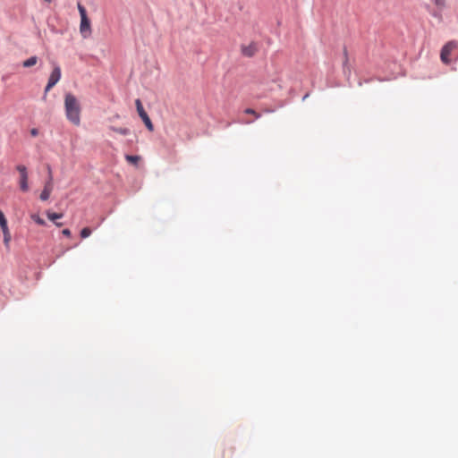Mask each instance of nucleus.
<instances>
[{
  "mask_svg": "<svg viewBox=\"0 0 458 458\" xmlns=\"http://www.w3.org/2000/svg\"><path fill=\"white\" fill-rule=\"evenodd\" d=\"M64 109L67 120L73 125L79 126L81 124V106L79 100L73 94H65Z\"/></svg>",
  "mask_w": 458,
  "mask_h": 458,
  "instance_id": "nucleus-1",
  "label": "nucleus"
},
{
  "mask_svg": "<svg viewBox=\"0 0 458 458\" xmlns=\"http://www.w3.org/2000/svg\"><path fill=\"white\" fill-rule=\"evenodd\" d=\"M77 7L81 15L80 32L83 38H88L92 32L90 21L87 16L85 7L81 3H78Z\"/></svg>",
  "mask_w": 458,
  "mask_h": 458,
  "instance_id": "nucleus-2",
  "label": "nucleus"
},
{
  "mask_svg": "<svg viewBox=\"0 0 458 458\" xmlns=\"http://www.w3.org/2000/svg\"><path fill=\"white\" fill-rule=\"evenodd\" d=\"M135 105H136L137 112H138L140 117L142 119L143 123H145L146 127L148 128V131H153V130H154L153 123H152L149 116L144 110L141 101L140 99H136Z\"/></svg>",
  "mask_w": 458,
  "mask_h": 458,
  "instance_id": "nucleus-3",
  "label": "nucleus"
},
{
  "mask_svg": "<svg viewBox=\"0 0 458 458\" xmlns=\"http://www.w3.org/2000/svg\"><path fill=\"white\" fill-rule=\"evenodd\" d=\"M456 46H457L456 42L450 41L443 47L441 53H440V58L444 64H450L449 55H451L452 51L456 47Z\"/></svg>",
  "mask_w": 458,
  "mask_h": 458,
  "instance_id": "nucleus-4",
  "label": "nucleus"
},
{
  "mask_svg": "<svg viewBox=\"0 0 458 458\" xmlns=\"http://www.w3.org/2000/svg\"><path fill=\"white\" fill-rule=\"evenodd\" d=\"M61 79V69L59 66H55L48 79V82L45 89V93L48 92Z\"/></svg>",
  "mask_w": 458,
  "mask_h": 458,
  "instance_id": "nucleus-5",
  "label": "nucleus"
},
{
  "mask_svg": "<svg viewBox=\"0 0 458 458\" xmlns=\"http://www.w3.org/2000/svg\"><path fill=\"white\" fill-rule=\"evenodd\" d=\"M53 176H52V171L51 168L48 167V180L45 184L44 190L42 191L40 194V199L43 201H46L49 199L50 194L53 190Z\"/></svg>",
  "mask_w": 458,
  "mask_h": 458,
  "instance_id": "nucleus-6",
  "label": "nucleus"
},
{
  "mask_svg": "<svg viewBox=\"0 0 458 458\" xmlns=\"http://www.w3.org/2000/svg\"><path fill=\"white\" fill-rule=\"evenodd\" d=\"M17 170L20 173V188L22 191H29V184H28V173L27 169L24 165H20L17 166Z\"/></svg>",
  "mask_w": 458,
  "mask_h": 458,
  "instance_id": "nucleus-7",
  "label": "nucleus"
},
{
  "mask_svg": "<svg viewBox=\"0 0 458 458\" xmlns=\"http://www.w3.org/2000/svg\"><path fill=\"white\" fill-rule=\"evenodd\" d=\"M257 51H258V47L255 43H250V45L243 46L242 47V55L245 56H249V57L253 56Z\"/></svg>",
  "mask_w": 458,
  "mask_h": 458,
  "instance_id": "nucleus-8",
  "label": "nucleus"
},
{
  "mask_svg": "<svg viewBox=\"0 0 458 458\" xmlns=\"http://www.w3.org/2000/svg\"><path fill=\"white\" fill-rule=\"evenodd\" d=\"M38 63V57L37 56H31L29 59L23 61L22 66L24 68H30L31 66H34Z\"/></svg>",
  "mask_w": 458,
  "mask_h": 458,
  "instance_id": "nucleus-9",
  "label": "nucleus"
},
{
  "mask_svg": "<svg viewBox=\"0 0 458 458\" xmlns=\"http://www.w3.org/2000/svg\"><path fill=\"white\" fill-rule=\"evenodd\" d=\"M3 233H4V242L7 245L9 242L11 241V233L8 229L7 224H5V227H1Z\"/></svg>",
  "mask_w": 458,
  "mask_h": 458,
  "instance_id": "nucleus-10",
  "label": "nucleus"
},
{
  "mask_svg": "<svg viewBox=\"0 0 458 458\" xmlns=\"http://www.w3.org/2000/svg\"><path fill=\"white\" fill-rule=\"evenodd\" d=\"M111 131L122 134V135H128L130 133V130L128 128H116L114 126H110L109 128Z\"/></svg>",
  "mask_w": 458,
  "mask_h": 458,
  "instance_id": "nucleus-11",
  "label": "nucleus"
},
{
  "mask_svg": "<svg viewBox=\"0 0 458 458\" xmlns=\"http://www.w3.org/2000/svg\"><path fill=\"white\" fill-rule=\"evenodd\" d=\"M47 218L53 222H55L56 219H59L63 217L62 213H53V212H47Z\"/></svg>",
  "mask_w": 458,
  "mask_h": 458,
  "instance_id": "nucleus-12",
  "label": "nucleus"
},
{
  "mask_svg": "<svg viewBox=\"0 0 458 458\" xmlns=\"http://www.w3.org/2000/svg\"><path fill=\"white\" fill-rule=\"evenodd\" d=\"M125 159H126L129 163L133 164V165H136L138 164V162L140 161V157H139V156L126 155V156H125Z\"/></svg>",
  "mask_w": 458,
  "mask_h": 458,
  "instance_id": "nucleus-13",
  "label": "nucleus"
},
{
  "mask_svg": "<svg viewBox=\"0 0 458 458\" xmlns=\"http://www.w3.org/2000/svg\"><path fill=\"white\" fill-rule=\"evenodd\" d=\"M31 219L33 221H35L38 225H45V221L37 214H32L30 216Z\"/></svg>",
  "mask_w": 458,
  "mask_h": 458,
  "instance_id": "nucleus-14",
  "label": "nucleus"
},
{
  "mask_svg": "<svg viewBox=\"0 0 458 458\" xmlns=\"http://www.w3.org/2000/svg\"><path fill=\"white\" fill-rule=\"evenodd\" d=\"M91 234V229L89 228V227H84L81 231V238H87L89 237V235Z\"/></svg>",
  "mask_w": 458,
  "mask_h": 458,
  "instance_id": "nucleus-15",
  "label": "nucleus"
},
{
  "mask_svg": "<svg viewBox=\"0 0 458 458\" xmlns=\"http://www.w3.org/2000/svg\"><path fill=\"white\" fill-rule=\"evenodd\" d=\"M245 114H251L253 115L256 119L259 118L260 117V114L259 113H257L254 109L252 108H247L245 109L244 111Z\"/></svg>",
  "mask_w": 458,
  "mask_h": 458,
  "instance_id": "nucleus-16",
  "label": "nucleus"
},
{
  "mask_svg": "<svg viewBox=\"0 0 458 458\" xmlns=\"http://www.w3.org/2000/svg\"><path fill=\"white\" fill-rule=\"evenodd\" d=\"M435 5L439 8L443 9L445 5V0H433Z\"/></svg>",
  "mask_w": 458,
  "mask_h": 458,
  "instance_id": "nucleus-17",
  "label": "nucleus"
},
{
  "mask_svg": "<svg viewBox=\"0 0 458 458\" xmlns=\"http://www.w3.org/2000/svg\"><path fill=\"white\" fill-rule=\"evenodd\" d=\"M5 224H7V220H6L4 213L0 210V226L5 227Z\"/></svg>",
  "mask_w": 458,
  "mask_h": 458,
  "instance_id": "nucleus-18",
  "label": "nucleus"
},
{
  "mask_svg": "<svg viewBox=\"0 0 458 458\" xmlns=\"http://www.w3.org/2000/svg\"><path fill=\"white\" fill-rule=\"evenodd\" d=\"M344 67L345 68L348 65V55H347L346 48H344Z\"/></svg>",
  "mask_w": 458,
  "mask_h": 458,
  "instance_id": "nucleus-19",
  "label": "nucleus"
},
{
  "mask_svg": "<svg viewBox=\"0 0 458 458\" xmlns=\"http://www.w3.org/2000/svg\"><path fill=\"white\" fill-rule=\"evenodd\" d=\"M62 233L64 235V236H67V237H70L71 236V231L69 229H64Z\"/></svg>",
  "mask_w": 458,
  "mask_h": 458,
  "instance_id": "nucleus-20",
  "label": "nucleus"
},
{
  "mask_svg": "<svg viewBox=\"0 0 458 458\" xmlns=\"http://www.w3.org/2000/svg\"><path fill=\"white\" fill-rule=\"evenodd\" d=\"M38 130H37V129H32V130L30 131V134H31L32 136H37V135H38Z\"/></svg>",
  "mask_w": 458,
  "mask_h": 458,
  "instance_id": "nucleus-21",
  "label": "nucleus"
},
{
  "mask_svg": "<svg viewBox=\"0 0 458 458\" xmlns=\"http://www.w3.org/2000/svg\"><path fill=\"white\" fill-rule=\"evenodd\" d=\"M55 225L58 226V227H61L63 225V224L55 222Z\"/></svg>",
  "mask_w": 458,
  "mask_h": 458,
  "instance_id": "nucleus-22",
  "label": "nucleus"
},
{
  "mask_svg": "<svg viewBox=\"0 0 458 458\" xmlns=\"http://www.w3.org/2000/svg\"><path fill=\"white\" fill-rule=\"evenodd\" d=\"M44 1H45V2H47V3H50V2H51V0H44Z\"/></svg>",
  "mask_w": 458,
  "mask_h": 458,
  "instance_id": "nucleus-23",
  "label": "nucleus"
}]
</instances>
